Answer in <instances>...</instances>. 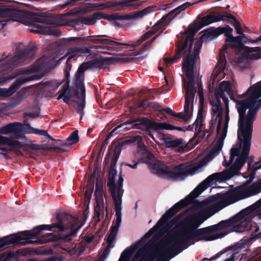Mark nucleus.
<instances>
[{
	"instance_id": "1",
	"label": "nucleus",
	"mask_w": 261,
	"mask_h": 261,
	"mask_svg": "<svg viewBox=\"0 0 261 261\" xmlns=\"http://www.w3.org/2000/svg\"><path fill=\"white\" fill-rule=\"evenodd\" d=\"M228 97L235 102L236 108L239 113L237 134L240 144L238 147L233 146L231 149L228 162L224 156L222 165L224 167H228L232 164L235 156H237V159L230 168L221 172L213 173L208 176L186 199L199 190V192L197 195L216 182L224 181L237 174L248 156L251 146L253 123L255 120L257 113L261 107V82L250 87L245 93L238 94V99H236L233 97L230 83L228 81H223L216 90L215 99L211 101L212 106V119L209 128L205 130L204 135V137L208 138L217 124L218 139L213 143L212 148L205 156L204 161L205 162L211 161L222 150L230 119Z\"/></svg>"
},
{
	"instance_id": "2",
	"label": "nucleus",
	"mask_w": 261,
	"mask_h": 261,
	"mask_svg": "<svg viewBox=\"0 0 261 261\" xmlns=\"http://www.w3.org/2000/svg\"><path fill=\"white\" fill-rule=\"evenodd\" d=\"M199 186L184 199L168 210L145 236L150 237L153 232L162 227L182 207L194 203L190 207L192 214L182 220L180 231L167 233L151 250L148 244H146L137 251L132 261H169L187 248L190 245L189 243L192 242L193 244L194 242L211 241L225 235V233L221 235V233L218 232V231L230 225L231 221H222L216 225L200 229L198 228L214 214L238 201L234 196L240 192L236 191L233 193H219L200 202H197L195 201L196 198L205 190L197 195L199 190L186 199Z\"/></svg>"
},
{
	"instance_id": "3",
	"label": "nucleus",
	"mask_w": 261,
	"mask_h": 261,
	"mask_svg": "<svg viewBox=\"0 0 261 261\" xmlns=\"http://www.w3.org/2000/svg\"><path fill=\"white\" fill-rule=\"evenodd\" d=\"M143 155H146L145 158L151 159L152 156L153 160L150 163H145L149 165V169L152 174H156L163 178L173 180H182L185 177L193 175L200 171L201 166L199 164H188V163L180 164L177 165L167 166L162 164L156 160L154 155L148 151L145 146L140 152ZM151 161V160H148Z\"/></svg>"
},
{
	"instance_id": "4",
	"label": "nucleus",
	"mask_w": 261,
	"mask_h": 261,
	"mask_svg": "<svg viewBox=\"0 0 261 261\" xmlns=\"http://www.w3.org/2000/svg\"><path fill=\"white\" fill-rule=\"evenodd\" d=\"M91 66L86 62L82 64L79 67L75 75V87L74 94L72 96L71 89L68 84L64 85L62 92L57 97L59 100L63 99V101L70 105L72 101L76 104L75 109L76 112L81 115L80 122L84 115V109L86 104V90L84 85V72L90 69Z\"/></svg>"
},
{
	"instance_id": "5",
	"label": "nucleus",
	"mask_w": 261,
	"mask_h": 261,
	"mask_svg": "<svg viewBox=\"0 0 261 261\" xmlns=\"http://www.w3.org/2000/svg\"><path fill=\"white\" fill-rule=\"evenodd\" d=\"M78 218L74 217L66 214H58L55 215L52 219V225H41L37 226L32 230H26L19 232L22 236L28 237H36L42 230L52 231L54 229L57 228L59 231H63L64 230L71 228L69 236L64 237L63 240L67 242L71 241L70 236H74L77 230L81 228L83 224L77 226V223L80 221Z\"/></svg>"
},
{
	"instance_id": "6",
	"label": "nucleus",
	"mask_w": 261,
	"mask_h": 261,
	"mask_svg": "<svg viewBox=\"0 0 261 261\" xmlns=\"http://www.w3.org/2000/svg\"><path fill=\"white\" fill-rule=\"evenodd\" d=\"M194 34L191 35V36H189L187 33L184 34V37L186 38L184 42H180L178 46V51L177 54L171 58H164L163 59L166 65H168L169 64L173 63L176 59H179L182 55L183 56V62L182 64V70L184 75L182 76L184 82L185 83V80L187 79L186 75L183 70V65L186 59L188 58L190 62H193L194 59L197 58V61L196 65L194 67L193 71L192 73V78L194 81V74L195 71H196L197 69L199 67V54L200 49L202 46V43L197 41L194 44V47H192V44L194 40Z\"/></svg>"
},
{
	"instance_id": "7",
	"label": "nucleus",
	"mask_w": 261,
	"mask_h": 261,
	"mask_svg": "<svg viewBox=\"0 0 261 261\" xmlns=\"http://www.w3.org/2000/svg\"><path fill=\"white\" fill-rule=\"evenodd\" d=\"M34 46L31 44L24 46L22 43H19L13 55L3 54L1 56V74L8 73L16 67L22 66L30 62L31 55Z\"/></svg>"
},
{
	"instance_id": "8",
	"label": "nucleus",
	"mask_w": 261,
	"mask_h": 261,
	"mask_svg": "<svg viewBox=\"0 0 261 261\" xmlns=\"http://www.w3.org/2000/svg\"><path fill=\"white\" fill-rule=\"evenodd\" d=\"M197 61V58L194 59L193 62H190L188 58L185 59L184 65L183 70L185 72L187 79L185 80V88L186 90V94L185 96V103L184 106V114L178 113L177 114L174 113L173 116L176 117L180 118L185 120H187L191 116V112H190V105L191 102L194 100L195 97V92H196V83L194 82L192 78V73L193 71L194 67Z\"/></svg>"
},
{
	"instance_id": "9",
	"label": "nucleus",
	"mask_w": 261,
	"mask_h": 261,
	"mask_svg": "<svg viewBox=\"0 0 261 261\" xmlns=\"http://www.w3.org/2000/svg\"><path fill=\"white\" fill-rule=\"evenodd\" d=\"M146 123L147 126L150 128H152L156 130H160L163 129L167 130H173L177 129L179 131H183L185 130H192L193 127H195V135H198L201 131V127L202 125V112L199 110L198 113L197 117L193 124V126L189 125L186 129L185 127H180L178 126H175L172 124L166 123H158L151 120H147Z\"/></svg>"
},
{
	"instance_id": "10",
	"label": "nucleus",
	"mask_w": 261,
	"mask_h": 261,
	"mask_svg": "<svg viewBox=\"0 0 261 261\" xmlns=\"http://www.w3.org/2000/svg\"><path fill=\"white\" fill-rule=\"evenodd\" d=\"M24 0H1V25L4 27L7 24L16 21L14 18L18 17L19 15V11L12 7H5L2 3L3 2H15L19 4H24Z\"/></svg>"
},
{
	"instance_id": "11",
	"label": "nucleus",
	"mask_w": 261,
	"mask_h": 261,
	"mask_svg": "<svg viewBox=\"0 0 261 261\" xmlns=\"http://www.w3.org/2000/svg\"><path fill=\"white\" fill-rule=\"evenodd\" d=\"M133 143L137 144L139 152H141L142 149H144L145 144L143 142L141 137L138 135L126 139L124 141H121L117 144H115L114 143L112 145V147L114 148V153L112 160V163L114 164H116L119 156L121 152L122 147L124 145L127 144Z\"/></svg>"
},
{
	"instance_id": "12",
	"label": "nucleus",
	"mask_w": 261,
	"mask_h": 261,
	"mask_svg": "<svg viewBox=\"0 0 261 261\" xmlns=\"http://www.w3.org/2000/svg\"><path fill=\"white\" fill-rule=\"evenodd\" d=\"M36 241L32 237H20L18 234H13L1 238V250L14 247L18 244H31Z\"/></svg>"
},
{
	"instance_id": "13",
	"label": "nucleus",
	"mask_w": 261,
	"mask_h": 261,
	"mask_svg": "<svg viewBox=\"0 0 261 261\" xmlns=\"http://www.w3.org/2000/svg\"><path fill=\"white\" fill-rule=\"evenodd\" d=\"M95 196L96 204L95 206L94 221L98 222L100 221V211L101 207L107 211V203L105 195L103 192V185L98 182L96 183Z\"/></svg>"
},
{
	"instance_id": "14",
	"label": "nucleus",
	"mask_w": 261,
	"mask_h": 261,
	"mask_svg": "<svg viewBox=\"0 0 261 261\" xmlns=\"http://www.w3.org/2000/svg\"><path fill=\"white\" fill-rule=\"evenodd\" d=\"M249 239L241 240L232 246L228 247L227 251H230V256L224 261H235L237 259L241 260L243 258L244 253L248 251L247 246Z\"/></svg>"
},
{
	"instance_id": "15",
	"label": "nucleus",
	"mask_w": 261,
	"mask_h": 261,
	"mask_svg": "<svg viewBox=\"0 0 261 261\" xmlns=\"http://www.w3.org/2000/svg\"><path fill=\"white\" fill-rule=\"evenodd\" d=\"M224 34L226 37L225 41L227 44L232 48H242L247 52H251L254 50L253 47L246 46L242 43V37L238 36L233 37L232 35L233 29L229 25L225 27Z\"/></svg>"
},
{
	"instance_id": "16",
	"label": "nucleus",
	"mask_w": 261,
	"mask_h": 261,
	"mask_svg": "<svg viewBox=\"0 0 261 261\" xmlns=\"http://www.w3.org/2000/svg\"><path fill=\"white\" fill-rule=\"evenodd\" d=\"M50 63L51 60L49 58L46 57H43L37 60L32 66L20 70L15 75L11 76L8 79H12L18 77L20 75H27L35 71L43 69L48 67Z\"/></svg>"
},
{
	"instance_id": "17",
	"label": "nucleus",
	"mask_w": 261,
	"mask_h": 261,
	"mask_svg": "<svg viewBox=\"0 0 261 261\" xmlns=\"http://www.w3.org/2000/svg\"><path fill=\"white\" fill-rule=\"evenodd\" d=\"M44 75V73H41L38 75H33L31 76L24 77L23 79H17V81L11 86L8 89L7 88H1V97H8L12 95L15 93L17 89L20 86L24 83L33 81L39 80L41 79Z\"/></svg>"
},
{
	"instance_id": "18",
	"label": "nucleus",
	"mask_w": 261,
	"mask_h": 261,
	"mask_svg": "<svg viewBox=\"0 0 261 261\" xmlns=\"http://www.w3.org/2000/svg\"><path fill=\"white\" fill-rule=\"evenodd\" d=\"M254 50L247 52L239 57L237 61V66L241 69L249 68L250 66V60H257L261 58V47H253Z\"/></svg>"
},
{
	"instance_id": "19",
	"label": "nucleus",
	"mask_w": 261,
	"mask_h": 261,
	"mask_svg": "<svg viewBox=\"0 0 261 261\" xmlns=\"http://www.w3.org/2000/svg\"><path fill=\"white\" fill-rule=\"evenodd\" d=\"M15 146L18 147L19 150H21L23 155H28L32 158H34V154L32 151L38 150H44L46 149L45 145L36 144L32 143L30 140L26 142H19L14 143Z\"/></svg>"
},
{
	"instance_id": "20",
	"label": "nucleus",
	"mask_w": 261,
	"mask_h": 261,
	"mask_svg": "<svg viewBox=\"0 0 261 261\" xmlns=\"http://www.w3.org/2000/svg\"><path fill=\"white\" fill-rule=\"evenodd\" d=\"M22 123L19 122H14L8 124L1 127V134H13L17 138H23L25 135L22 133V128L20 127Z\"/></svg>"
},
{
	"instance_id": "21",
	"label": "nucleus",
	"mask_w": 261,
	"mask_h": 261,
	"mask_svg": "<svg viewBox=\"0 0 261 261\" xmlns=\"http://www.w3.org/2000/svg\"><path fill=\"white\" fill-rule=\"evenodd\" d=\"M18 142L17 141H13L7 139L5 137L1 136V155L6 157L5 153L2 151H7L12 150L17 155H23L21 150H19L18 147L15 146L14 143Z\"/></svg>"
},
{
	"instance_id": "22",
	"label": "nucleus",
	"mask_w": 261,
	"mask_h": 261,
	"mask_svg": "<svg viewBox=\"0 0 261 261\" xmlns=\"http://www.w3.org/2000/svg\"><path fill=\"white\" fill-rule=\"evenodd\" d=\"M226 30L225 27H219L216 29L211 28L203 31L201 39L202 42H210L216 39L219 35L224 34Z\"/></svg>"
},
{
	"instance_id": "23",
	"label": "nucleus",
	"mask_w": 261,
	"mask_h": 261,
	"mask_svg": "<svg viewBox=\"0 0 261 261\" xmlns=\"http://www.w3.org/2000/svg\"><path fill=\"white\" fill-rule=\"evenodd\" d=\"M30 30L32 32L42 33L56 36H59L61 35V32L58 29H51L44 24L38 23H34L30 26Z\"/></svg>"
},
{
	"instance_id": "24",
	"label": "nucleus",
	"mask_w": 261,
	"mask_h": 261,
	"mask_svg": "<svg viewBox=\"0 0 261 261\" xmlns=\"http://www.w3.org/2000/svg\"><path fill=\"white\" fill-rule=\"evenodd\" d=\"M103 14L100 12L94 13L92 15L85 17H81L77 19L73 20L74 24H83L88 25L94 24L97 20L103 18Z\"/></svg>"
},
{
	"instance_id": "25",
	"label": "nucleus",
	"mask_w": 261,
	"mask_h": 261,
	"mask_svg": "<svg viewBox=\"0 0 261 261\" xmlns=\"http://www.w3.org/2000/svg\"><path fill=\"white\" fill-rule=\"evenodd\" d=\"M226 49V47L224 46L220 53L218 63L211 74V79H212L213 81L224 70L225 68L226 60L224 55V51Z\"/></svg>"
},
{
	"instance_id": "26",
	"label": "nucleus",
	"mask_w": 261,
	"mask_h": 261,
	"mask_svg": "<svg viewBox=\"0 0 261 261\" xmlns=\"http://www.w3.org/2000/svg\"><path fill=\"white\" fill-rule=\"evenodd\" d=\"M163 142L166 146L168 148H177L178 152H182L186 146L184 143V140L182 138L173 139L171 138H165Z\"/></svg>"
},
{
	"instance_id": "27",
	"label": "nucleus",
	"mask_w": 261,
	"mask_h": 261,
	"mask_svg": "<svg viewBox=\"0 0 261 261\" xmlns=\"http://www.w3.org/2000/svg\"><path fill=\"white\" fill-rule=\"evenodd\" d=\"M91 52L89 48L82 47H74L68 49L67 55L69 57L67 60V63H68L72 59L77 58L80 56L89 54Z\"/></svg>"
},
{
	"instance_id": "28",
	"label": "nucleus",
	"mask_w": 261,
	"mask_h": 261,
	"mask_svg": "<svg viewBox=\"0 0 261 261\" xmlns=\"http://www.w3.org/2000/svg\"><path fill=\"white\" fill-rule=\"evenodd\" d=\"M55 247L61 248L70 255H75L79 256L82 252L81 246L80 244H75L73 243H68L64 244H57Z\"/></svg>"
},
{
	"instance_id": "29",
	"label": "nucleus",
	"mask_w": 261,
	"mask_h": 261,
	"mask_svg": "<svg viewBox=\"0 0 261 261\" xmlns=\"http://www.w3.org/2000/svg\"><path fill=\"white\" fill-rule=\"evenodd\" d=\"M149 120L148 119H142V120H135L133 121H128L122 124H121L118 125L116 128H117V130L119 129H122V130H128L136 125L140 124H145L147 126L146 121Z\"/></svg>"
},
{
	"instance_id": "30",
	"label": "nucleus",
	"mask_w": 261,
	"mask_h": 261,
	"mask_svg": "<svg viewBox=\"0 0 261 261\" xmlns=\"http://www.w3.org/2000/svg\"><path fill=\"white\" fill-rule=\"evenodd\" d=\"M223 19V16H220L219 14L217 15L209 14L203 17L200 22L201 27L208 25L212 23L221 21Z\"/></svg>"
},
{
	"instance_id": "31",
	"label": "nucleus",
	"mask_w": 261,
	"mask_h": 261,
	"mask_svg": "<svg viewBox=\"0 0 261 261\" xmlns=\"http://www.w3.org/2000/svg\"><path fill=\"white\" fill-rule=\"evenodd\" d=\"M192 5L189 2H186L182 5H180L179 6L176 7L173 10H172L167 15L168 17V19L169 20H172L173 18H174L176 15L179 14L181 11L185 10L187 8L189 7Z\"/></svg>"
},
{
	"instance_id": "32",
	"label": "nucleus",
	"mask_w": 261,
	"mask_h": 261,
	"mask_svg": "<svg viewBox=\"0 0 261 261\" xmlns=\"http://www.w3.org/2000/svg\"><path fill=\"white\" fill-rule=\"evenodd\" d=\"M151 9L147 7L139 11L127 14L128 20L132 19H138L142 18L143 16L149 14L151 12Z\"/></svg>"
},
{
	"instance_id": "33",
	"label": "nucleus",
	"mask_w": 261,
	"mask_h": 261,
	"mask_svg": "<svg viewBox=\"0 0 261 261\" xmlns=\"http://www.w3.org/2000/svg\"><path fill=\"white\" fill-rule=\"evenodd\" d=\"M79 140V138L78 136V131L76 130L73 131L60 146L61 147L64 146H70L77 142Z\"/></svg>"
},
{
	"instance_id": "34",
	"label": "nucleus",
	"mask_w": 261,
	"mask_h": 261,
	"mask_svg": "<svg viewBox=\"0 0 261 261\" xmlns=\"http://www.w3.org/2000/svg\"><path fill=\"white\" fill-rule=\"evenodd\" d=\"M33 238L36 240L35 242L34 243H40V244H44L47 243L49 242H53L56 241L58 239V237L54 234L53 233H48L44 236H43L40 239L38 240L35 237H33Z\"/></svg>"
},
{
	"instance_id": "35",
	"label": "nucleus",
	"mask_w": 261,
	"mask_h": 261,
	"mask_svg": "<svg viewBox=\"0 0 261 261\" xmlns=\"http://www.w3.org/2000/svg\"><path fill=\"white\" fill-rule=\"evenodd\" d=\"M146 108V101H141L134 106L129 107V111L134 114H142Z\"/></svg>"
},
{
	"instance_id": "36",
	"label": "nucleus",
	"mask_w": 261,
	"mask_h": 261,
	"mask_svg": "<svg viewBox=\"0 0 261 261\" xmlns=\"http://www.w3.org/2000/svg\"><path fill=\"white\" fill-rule=\"evenodd\" d=\"M136 248L128 247L121 253L118 261H129Z\"/></svg>"
},
{
	"instance_id": "37",
	"label": "nucleus",
	"mask_w": 261,
	"mask_h": 261,
	"mask_svg": "<svg viewBox=\"0 0 261 261\" xmlns=\"http://www.w3.org/2000/svg\"><path fill=\"white\" fill-rule=\"evenodd\" d=\"M94 177H91L88 184L87 188L85 193V198L88 201L90 200L92 197V194L94 190Z\"/></svg>"
},
{
	"instance_id": "38",
	"label": "nucleus",
	"mask_w": 261,
	"mask_h": 261,
	"mask_svg": "<svg viewBox=\"0 0 261 261\" xmlns=\"http://www.w3.org/2000/svg\"><path fill=\"white\" fill-rule=\"evenodd\" d=\"M91 49H106L107 50L110 51H118L120 49L115 46H114V45H106L103 44H101V45H93L90 47Z\"/></svg>"
},
{
	"instance_id": "39",
	"label": "nucleus",
	"mask_w": 261,
	"mask_h": 261,
	"mask_svg": "<svg viewBox=\"0 0 261 261\" xmlns=\"http://www.w3.org/2000/svg\"><path fill=\"white\" fill-rule=\"evenodd\" d=\"M248 224V221L242 219L240 221L237 222L234 225V230L238 232L244 231Z\"/></svg>"
},
{
	"instance_id": "40",
	"label": "nucleus",
	"mask_w": 261,
	"mask_h": 261,
	"mask_svg": "<svg viewBox=\"0 0 261 261\" xmlns=\"http://www.w3.org/2000/svg\"><path fill=\"white\" fill-rule=\"evenodd\" d=\"M1 261H15L16 257L14 252L9 251L7 253H1Z\"/></svg>"
},
{
	"instance_id": "41",
	"label": "nucleus",
	"mask_w": 261,
	"mask_h": 261,
	"mask_svg": "<svg viewBox=\"0 0 261 261\" xmlns=\"http://www.w3.org/2000/svg\"><path fill=\"white\" fill-rule=\"evenodd\" d=\"M22 128V133L24 134H34L36 128L32 127L29 123H28L27 120L24 121V124L20 126Z\"/></svg>"
},
{
	"instance_id": "42",
	"label": "nucleus",
	"mask_w": 261,
	"mask_h": 261,
	"mask_svg": "<svg viewBox=\"0 0 261 261\" xmlns=\"http://www.w3.org/2000/svg\"><path fill=\"white\" fill-rule=\"evenodd\" d=\"M92 39H90L89 36H87L85 37H70L66 39L65 40H63L61 42V44L62 45L65 44L66 42L71 41H77L79 42H83V41H90Z\"/></svg>"
},
{
	"instance_id": "43",
	"label": "nucleus",
	"mask_w": 261,
	"mask_h": 261,
	"mask_svg": "<svg viewBox=\"0 0 261 261\" xmlns=\"http://www.w3.org/2000/svg\"><path fill=\"white\" fill-rule=\"evenodd\" d=\"M159 30V26L158 25H154L150 31L144 34L141 37L142 40L145 41L147 38L151 37L154 33H156Z\"/></svg>"
},
{
	"instance_id": "44",
	"label": "nucleus",
	"mask_w": 261,
	"mask_h": 261,
	"mask_svg": "<svg viewBox=\"0 0 261 261\" xmlns=\"http://www.w3.org/2000/svg\"><path fill=\"white\" fill-rule=\"evenodd\" d=\"M150 160H151V161H152V160H153V158L152 156H151ZM150 161H149L148 159L145 158V156L144 158H142L140 159L139 160H138V161L134 165L126 164V165L129 167L130 168H131L132 169H135L137 168L138 165L139 163H150Z\"/></svg>"
},
{
	"instance_id": "45",
	"label": "nucleus",
	"mask_w": 261,
	"mask_h": 261,
	"mask_svg": "<svg viewBox=\"0 0 261 261\" xmlns=\"http://www.w3.org/2000/svg\"><path fill=\"white\" fill-rule=\"evenodd\" d=\"M146 107L150 109L154 110L159 112L161 110V106L154 102H150L146 100Z\"/></svg>"
},
{
	"instance_id": "46",
	"label": "nucleus",
	"mask_w": 261,
	"mask_h": 261,
	"mask_svg": "<svg viewBox=\"0 0 261 261\" xmlns=\"http://www.w3.org/2000/svg\"><path fill=\"white\" fill-rule=\"evenodd\" d=\"M28 91L27 88H22L17 93V97L16 100V103H19L24 97L25 94Z\"/></svg>"
},
{
	"instance_id": "47",
	"label": "nucleus",
	"mask_w": 261,
	"mask_h": 261,
	"mask_svg": "<svg viewBox=\"0 0 261 261\" xmlns=\"http://www.w3.org/2000/svg\"><path fill=\"white\" fill-rule=\"evenodd\" d=\"M98 43L103 44L109 45H114V44H116V41L109 39H100L98 38Z\"/></svg>"
},
{
	"instance_id": "48",
	"label": "nucleus",
	"mask_w": 261,
	"mask_h": 261,
	"mask_svg": "<svg viewBox=\"0 0 261 261\" xmlns=\"http://www.w3.org/2000/svg\"><path fill=\"white\" fill-rule=\"evenodd\" d=\"M233 25L234 27L237 34L239 35H242L243 34V31L240 25V23L238 21H235V23H233Z\"/></svg>"
},
{
	"instance_id": "49",
	"label": "nucleus",
	"mask_w": 261,
	"mask_h": 261,
	"mask_svg": "<svg viewBox=\"0 0 261 261\" xmlns=\"http://www.w3.org/2000/svg\"><path fill=\"white\" fill-rule=\"evenodd\" d=\"M164 112L170 115L173 116V115L174 114V113L173 112V111L170 108H168V107L162 108L161 107V110L159 111L161 115H163Z\"/></svg>"
},
{
	"instance_id": "50",
	"label": "nucleus",
	"mask_w": 261,
	"mask_h": 261,
	"mask_svg": "<svg viewBox=\"0 0 261 261\" xmlns=\"http://www.w3.org/2000/svg\"><path fill=\"white\" fill-rule=\"evenodd\" d=\"M127 14L118 15L115 14V21L117 20H128Z\"/></svg>"
},
{
	"instance_id": "51",
	"label": "nucleus",
	"mask_w": 261,
	"mask_h": 261,
	"mask_svg": "<svg viewBox=\"0 0 261 261\" xmlns=\"http://www.w3.org/2000/svg\"><path fill=\"white\" fill-rule=\"evenodd\" d=\"M220 16H223V19L221 20H224L226 18L229 19L230 21H232L233 23H235V21H238L236 18L231 14L228 15H221L220 14Z\"/></svg>"
},
{
	"instance_id": "52",
	"label": "nucleus",
	"mask_w": 261,
	"mask_h": 261,
	"mask_svg": "<svg viewBox=\"0 0 261 261\" xmlns=\"http://www.w3.org/2000/svg\"><path fill=\"white\" fill-rule=\"evenodd\" d=\"M34 134L40 135L44 136H48V137L50 138V137L49 136L47 130H46L39 129L36 128Z\"/></svg>"
},
{
	"instance_id": "53",
	"label": "nucleus",
	"mask_w": 261,
	"mask_h": 261,
	"mask_svg": "<svg viewBox=\"0 0 261 261\" xmlns=\"http://www.w3.org/2000/svg\"><path fill=\"white\" fill-rule=\"evenodd\" d=\"M47 261H62V256H51L47 259Z\"/></svg>"
},
{
	"instance_id": "54",
	"label": "nucleus",
	"mask_w": 261,
	"mask_h": 261,
	"mask_svg": "<svg viewBox=\"0 0 261 261\" xmlns=\"http://www.w3.org/2000/svg\"><path fill=\"white\" fill-rule=\"evenodd\" d=\"M197 86L198 88V94L200 97V101H201L202 99H203V91L202 86L200 84H199L197 83Z\"/></svg>"
},
{
	"instance_id": "55",
	"label": "nucleus",
	"mask_w": 261,
	"mask_h": 261,
	"mask_svg": "<svg viewBox=\"0 0 261 261\" xmlns=\"http://www.w3.org/2000/svg\"><path fill=\"white\" fill-rule=\"evenodd\" d=\"M103 18H105L109 21H115V14L107 15L106 16H105L103 14Z\"/></svg>"
},
{
	"instance_id": "56",
	"label": "nucleus",
	"mask_w": 261,
	"mask_h": 261,
	"mask_svg": "<svg viewBox=\"0 0 261 261\" xmlns=\"http://www.w3.org/2000/svg\"><path fill=\"white\" fill-rule=\"evenodd\" d=\"M107 3H101V4H95L94 5L95 7H97L99 9H103L107 8L106 7Z\"/></svg>"
},
{
	"instance_id": "57",
	"label": "nucleus",
	"mask_w": 261,
	"mask_h": 261,
	"mask_svg": "<svg viewBox=\"0 0 261 261\" xmlns=\"http://www.w3.org/2000/svg\"><path fill=\"white\" fill-rule=\"evenodd\" d=\"M116 3V2H110L108 3H107V4L106 5L107 8L114 7H116V5H115Z\"/></svg>"
},
{
	"instance_id": "58",
	"label": "nucleus",
	"mask_w": 261,
	"mask_h": 261,
	"mask_svg": "<svg viewBox=\"0 0 261 261\" xmlns=\"http://www.w3.org/2000/svg\"><path fill=\"white\" fill-rule=\"evenodd\" d=\"M144 41V40H142V37L136 41L134 44H132V47H135L140 44L142 42Z\"/></svg>"
},
{
	"instance_id": "59",
	"label": "nucleus",
	"mask_w": 261,
	"mask_h": 261,
	"mask_svg": "<svg viewBox=\"0 0 261 261\" xmlns=\"http://www.w3.org/2000/svg\"><path fill=\"white\" fill-rule=\"evenodd\" d=\"M26 115L29 116L30 117L35 118L39 116V114L36 113H30L27 114Z\"/></svg>"
},
{
	"instance_id": "60",
	"label": "nucleus",
	"mask_w": 261,
	"mask_h": 261,
	"mask_svg": "<svg viewBox=\"0 0 261 261\" xmlns=\"http://www.w3.org/2000/svg\"><path fill=\"white\" fill-rule=\"evenodd\" d=\"M117 130V128H114L111 132L109 133V134L108 135V136L106 137V139L108 140L112 135V134L115 132Z\"/></svg>"
},
{
	"instance_id": "61",
	"label": "nucleus",
	"mask_w": 261,
	"mask_h": 261,
	"mask_svg": "<svg viewBox=\"0 0 261 261\" xmlns=\"http://www.w3.org/2000/svg\"><path fill=\"white\" fill-rule=\"evenodd\" d=\"M117 130V128H114L111 132L109 133V134L108 135V136L106 137V139L108 140L112 135V134L115 132Z\"/></svg>"
},
{
	"instance_id": "62",
	"label": "nucleus",
	"mask_w": 261,
	"mask_h": 261,
	"mask_svg": "<svg viewBox=\"0 0 261 261\" xmlns=\"http://www.w3.org/2000/svg\"><path fill=\"white\" fill-rule=\"evenodd\" d=\"M117 130V128H114L111 132L109 133V134L108 135V136L106 137V139L108 140L112 135V134L115 132Z\"/></svg>"
},
{
	"instance_id": "63",
	"label": "nucleus",
	"mask_w": 261,
	"mask_h": 261,
	"mask_svg": "<svg viewBox=\"0 0 261 261\" xmlns=\"http://www.w3.org/2000/svg\"><path fill=\"white\" fill-rule=\"evenodd\" d=\"M117 130V128H114L111 132L109 133V134L108 135V136L106 137V139L108 140L112 135V134L115 132Z\"/></svg>"
},
{
	"instance_id": "64",
	"label": "nucleus",
	"mask_w": 261,
	"mask_h": 261,
	"mask_svg": "<svg viewBox=\"0 0 261 261\" xmlns=\"http://www.w3.org/2000/svg\"><path fill=\"white\" fill-rule=\"evenodd\" d=\"M261 41V36H259L255 40H253V39H249V41L251 42V43H256V42H257L258 41Z\"/></svg>"
}]
</instances>
